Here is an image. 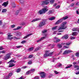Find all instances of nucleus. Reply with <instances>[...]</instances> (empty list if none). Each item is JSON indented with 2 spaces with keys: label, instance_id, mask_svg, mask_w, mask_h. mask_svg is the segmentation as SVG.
<instances>
[{
  "label": "nucleus",
  "instance_id": "nucleus-1",
  "mask_svg": "<svg viewBox=\"0 0 79 79\" xmlns=\"http://www.w3.org/2000/svg\"><path fill=\"white\" fill-rule=\"evenodd\" d=\"M66 22H63L61 25V27H60L58 29V31L59 30L65 29L67 27L66 26Z\"/></svg>",
  "mask_w": 79,
  "mask_h": 79
},
{
  "label": "nucleus",
  "instance_id": "nucleus-2",
  "mask_svg": "<svg viewBox=\"0 0 79 79\" xmlns=\"http://www.w3.org/2000/svg\"><path fill=\"white\" fill-rule=\"evenodd\" d=\"M48 11V10L46 8H43L42 10L39 11L38 12V14H40V15H42L43 13L45 14V12H47V11Z\"/></svg>",
  "mask_w": 79,
  "mask_h": 79
},
{
  "label": "nucleus",
  "instance_id": "nucleus-3",
  "mask_svg": "<svg viewBox=\"0 0 79 79\" xmlns=\"http://www.w3.org/2000/svg\"><path fill=\"white\" fill-rule=\"evenodd\" d=\"M11 58V53H8L4 56V59L5 60H7Z\"/></svg>",
  "mask_w": 79,
  "mask_h": 79
},
{
  "label": "nucleus",
  "instance_id": "nucleus-4",
  "mask_svg": "<svg viewBox=\"0 0 79 79\" xmlns=\"http://www.w3.org/2000/svg\"><path fill=\"white\" fill-rule=\"evenodd\" d=\"M50 3V1L49 0H46L42 2L41 5H48Z\"/></svg>",
  "mask_w": 79,
  "mask_h": 79
},
{
  "label": "nucleus",
  "instance_id": "nucleus-5",
  "mask_svg": "<svg viewBox=\"0 0 79 79\" xmlns=\"http://www.w3.org/2000/svg\"><path fill=\"white\" fill-rule=\"evenodd\" d=\"M71 52H72V51L71 50H66L63 52V55L68 54L69 53H71Z\"/></svg>",
  "mask_w": 79,
  "mask_h": 79
},
{
  "label": "nucleus",
  "instance_id": "nucleus-6",
  "mask_svg": "<svg viewBox=\"0 0 79 79\" xmlns=\"http://www.w3.org/2000/svg\"><path fill=\"white\" fill-rule=\"evenodd\" d=\"M45 21H44L41 22L39 24V26L40 27H42V26H45Z\"/></svg>",
  "mask_w": 79,
  "mask_h": 79
},
{
  "label": "nucleus",
  "instance_id": "nucleus-7",
  "mask_svg": "<svg viewBox=\"0 0 79 79\" xmlns=\"http://www.w3.org/2000/svg\"><path fill=\"white\" fill-rule=\"evenodd\" d=\"M12 35H11V33H8V39L9 40H12L13 39V37H11L12 36Z\"/></svg>",
  "mask_w": 79,
  "mask_h": 79
},
{
  "label": "nucleus",
  "instance_id": "nucleus-8",
  "mask_svg": "<svg viewBox=\"0 0 79 79\" xmlns=\"http://www.w3.org/2000/svg\"><path fill=\"white\" fill-rule=\"evenodd\" d=\"M8 5V1L4 2L2 4V6H4V7H6V6H7V5Z\"/></svg>",
  "mask_w": 79,
  "mask_h": 79
},
{
  "label": "nucleus",
  "instance_id": "nucleus-9",
  "mask_svg": "<svg viewBox=\"0 0 79 79\" xmlns=\"http://www.w3.org/2000/svg\"><path fill=\"white\" fill-rule=\"evenodd\" d=\"M40 76L42 78H44L45 77V73L44 72H41L40 73Z\"/></svg>",
  "mask_w": 79,
  "mask_h": 79
},
{
  "label": "nucleus",
  "instance_id": "nucleus-10",
  "mask_svg": "<svg viewBox=\"0 0 79 79\" xmlns=\"http://www.w3.org/2000/svg\"><path fill=\"white\" fill-rule=\"evenodd\" d=\"M41 19L40 18H36L33 19V20L31 21V23H34V22H35V21H39V20H40Z\"/></svg>",
  "mask_w": 79,
  "mask_h": 79
},
{
  "label": "nucleus",
  "instance_id": "nucleus-11",
  "mask_svg": "<svg viewBox=\"0 0 79 79\" xmlns=\"http://www.w3.org/2000/svg\"><path fill=\"white\" fill-rule=\"evenodd\" d=\"M12 75H13V73H10L9 74L8 76H6V79H9L10 77H11V76H12Z\"/></svg>",
  "mask_w": 79,
  "mask_h": 79
},
{
  "label": "nucleus",
  "instance_id": "nucleus-12",
  "mask_svg": "<svg viewBox=\"0 0 79 79\" xmlns=\"http://www.w3.org/2000/svg\"><path fill=\"white\" fill-rule=\"evenodd\" d=\"M62 39H68V35H65L64 36H63L62 37Z\"/></svg>",
  "mask_w": 79,
  "mask_h": 79
},
{
  "label": "nucleus",
  "instance_id": "nucleus-13",
  "mask_svg": "<svg viewBox=\"0 0 79 79\" xmlns=\"http://www.w3.org/2000/svg\"><path fill=\"white\" fill-rule=\"evenodd\" d=\"M62 19H60L58 20L55 23V24H60V23H61L62 21Z\"/></svg>",
  "mask_w": 79,
  "mask_h": 79
},
{
  "label": "nucleus",
  "instance_id": "nucleus-14",
  "mask_svg": "<svg viewBox=\"0 0 79 79\" xmlns=\"http://www.w3.org/2000/svg\"><path fill=\"white\" fill-rule=\"evenodd\" d=\"M54 42H60V39H56V38L55 37L54 39Z\"/></svg>",
  "mask_w": 79,
  "mask_h": 79
},
{
  "label": "nucleus",
  "instance_id": "nucleus-15",
  "mask_svg": "<svg viewBox=\"0 0 79 79\" xmlns=\"http://www.w3.org/2000/svg\"><path fill=\"white\" fill-rule=\"evenodd\" d=\"M72 31H79V28H74L73 29Z\"/></svg>",
  "mask_w": 79,
  "mask_h": 79
},
{
  "label": "nucleus",
  "instance_id": "nucleus-16",
  "mask_svg": "<svg viewBox=\"0 0 79 79\" xmlns=\"http://www.w3.org/2000/svg\"><path fill=\"white\" fill-rule=\"evenodd\" d=\"M15 66V64L13 63H11L9 64V67H13Z\"/></svg>",
  "mask_w": 79,
  "mask_h": 79
},
{
  "label": "nucleus",
  "instance_id": "nucleus-17",
  "mask_svg": "<svg viewBox=\"0 0 79 79\" xmlns=\"http://www.w3.org/2000/svg\"><path fill=\"white\" fill-rule=\"evenodd\" d=\"M78 34V33L77 32H74L72 33V35L74 36V35H77Z\"/></svg>",
  "mask_w": 79,
  "mask_h": 79
},
{
  "label": "nucleus",
  "instance_id": "nucleus-18",
  "mask_svg": "<svg viewBox=\"0 0 79 79\" xmlns=\"http://www.w3.org/2000/svg\"><path fill=\"white\" fill-rule=\"evenodd\" d=\"M31 73H32L31 71V70H29L26 72V74H27V75H29V74H31Z\"/></svg>",
  "mask_w": 79,
  "mask_h": 79
},
{
  "label": "nucleus",
  "instance_id": "nucleus-19",
  "mask_svg": "<svg viewBox=\"0 0 79 79\" xmlns=\"http://www.w3.org/2000/svg\"><path fill=\"white\" fill-rule=\"evenodd\" d=\"M55 19V17H52L50 18L49 19V20H50L51 21H52L53 20H54Z\"/></svg>",
  "mask_w": 79,
  "mask_h": 79
},
{
  "label": "nucleus",
  "instance_id": "nucleus-20",
  "mask_svg": "<svg viewBox=\"0 0 79 79\" xmlns=\"http://www.w3.org/2000/svg\"><path fill=\"white\" fill-rule=\"evenodd\" d=\"M19 11H20V10H17L15 12V14L16 15H18V14H19Z\"/></svg>",
  "mask_w": 79,
  "mask_h": 79
},
{
  "label": "nucleus",
  "instance_id": "nucleus-21",
  "mask_svg": "<svg viewBox=\"0 0 79 79\" xmlns=\"http://www.w3.org/2000/svg\"><path fill=\"white\" fill-rule=\"evenodd\" d=\"M33 49H34V48L31 47V48H29L28 49V51H29V52H31V51H32Z\"/></svg>",
  "mask_w": 79,
  "mask_h": 79
},
{
  "label": "nucleus",
  "instance_id": "nucleus-22",
  "mask_svg": "<svg viewBox=\"0 0 79 79\" xmlns=\"http://www.w3.org/2000/svg\"><path fill=\"white\" fill-rule=\"evenodd\" d=\"M68 17L67 16L65 17H64L62 19V21L63 20V19H64V20H65V19H68Z\"/></svg>",
  "mask_w": 79,
  "mask_h": 79
},
{
  "label": "nucleus",
  "instance_id": "nucleus-23",
  "mask_svg": "<svg viewBox=\"0 0 79 79\" xmlns=\"http://www.w3.org/2000/svg\"><path fill=\"white\" fill-rule=\"evenodd\" d=\"M6 12V9H3L2 10V13H5Z\"/></svg>",
  "mask_w": 79,
  "mask_h": 79
},
{
  "label": "nucleus",
  "instance_id": "nucleus-24",
  "mask_svg": "<svg viewBox=\"0 0 79 79\" xmlns=\"http://www.w3.org/2000/svg\"><path fill=\"white\" fill-rule=\"evenodd\" d=\"M46 36H47V35H45V37H43L41 38L40 39H41V40H44V39H45L46 38Z\"/></svg>",
  "mask_w": 79,
  "mask_h": 79
},
{
  "label": "nucleus",
  "instance_id": "nucleus-25",
  "mask_svg": "<svg viewBox=\"0 0 79 79\" xmlns=\"http://www.w3.org/2000/svg\"><path fill=\"white\" fill-rule=\"evenodd\" d=\"M20 2L21 3V5L22 4H23L24 2V0H20Z\"/></svg>",
  "mask_w": 79,
  "mask_h": 79
},
{
  "label": "nucleus",
  "instance_id": "nucleus-26",
  "mask_svg": "<svg viewBox=\"0 0 79 79\" xmlns=\"http://www.w3.org/2000/svg\"><path fill=\"white\" fill-rule=\"evenodd\" d=\"M57 46L59 48H61L62 47V46L61 44H58Z\"/></svg>",
  "mask_w": 79,
  "mask_h": 79
},
{
  "label": "nucleus",
  "instance_id": "nucleus-27",
  "mask_svg": "<svg viewBox=\"0 0 79 79\" xmlns=\"http://www.w3.org/2000/svg\"><path fill=\"white\" fill-rule=\"evenodd\" d=\"M35 69H31L30 70V71L31 72V73H33V72H34V71H35Z\"/></svg>",
  "mask_w": 79,
  "mask_h": 79
},
{
  "label": "nucleus",
  "instance_id": "nucleus-28",
  "mask_svg": "<svg viewBox=\"0 0 79 79\" xmlns=\"http://www.w3.org/2000/svg\"><path fill=\"white\" fill-rule=\"evenodd\" d=\"M20 71H21V69L19 68L17 69L16 71L17 73H19Z\"/></svg>",
  "mask_w": 79,
  "mask_h": 79
},
{
  "label": "nucleus",
  "instance_id": "nucleus-29",
  "mask_svg": "<svg viewBox=\"0 0 79 79\" xmlns=\"http://www.w3.org/2000/svg\"><path fill=\"white\" fill-rule=\"evenodd\" d=\"M73 65H70L69 66H68L65 68L66 69H67L68 68H71V67H72Z\"/></svg>",
  "mask_w": 79,
  "mask_h": 79
},
{
  "label": "nucleus",
  "instance_id": "nucleus-30",
  "mask_svg": "<svg viewBox=\"0 0 79 79\" xmlns=\"http://www.w3.org/2000/svg\"><path fill=\"white\" fill-rule=\"evenodd\" d=\"M44 58H46V57H47V56H48V54H45L44 55Z\"/></svg>",
  "mask_w": 79,
  "mask_h": 79
},
{
  "label": "nucleus",
  "instance_id": "nucleus-31",
  "mask_svg": "<svg viewBox=\"0 0 79 79\" xmlns=\"http://www.w3.org/2000/svg\"><path fill=\"white\" fill-rule=\"evenodd\" d=\"M40 47H39L38 48H37L35 49V51H38V50H40Z\"/></svg>",
  "mask_w": 79,
  "mask_h": 79
},
{
  "label": "nucleus",
  "instance_id": "nucleus-32",
  "mask_svg": "<svg viewBox=\"0 0 79 79\" xmlns=\"http://www.w3.org/2000/svg\"><path fill=\"white\" fill-rule=\"evenodd\" d=\"M45 53L46 54H47V55H48V53H49V51H45Z\"/></svg>",
  "mask_w": 79,
  "mask_h": 79
},
{
  "label": "nucleus",
  "instance_id": "nucleus-33",
  "mask_svg": "<svg viewBox=\"0 0 79 79\" xmlns=\"http://www.w3.org/2000/svg\"><path fill=\"white\" fill-rule=\"evenodd\" d=\"M55 0H51L50 1V2L51 3V4H53V3H54V1Z\"/></svg>",
  "mask_w": 79,
  "mask_h": 79
},
{
  "label": "nucleus",
  "instance_id": "nucleus-34",
  "mask_svg": "<svg viewBox=\"0 0 79 79\" xmlns=\"http://www.w3.org/2000/svg\"><path fill=\"white\" fill-rule=\"evenodd\" d=\"M12 7H13V8H16V5H15V4L14 3L12 5Z\"/></svg>",
  "mask_w": 79,
  "mask_h": 79
},
{
  "label": "nucleus",
  "instance_id": "nucleus-35",
  "mask_svg": "<svg viewBox=\"0 0 79 79\" xmlns=\"http://www.w3.org/2000/svg\"><path fill=\"white\" fill-rule=\"evenodd\" d=\"M71 43H66V45H67V46H68L69 45H71Z\"/></svg>",
  "mask_w": 79,
  "mask_h": 79
},
{
  "label": "nucleus",
  "instance_id": "nucleus-36",
  "mask_svg": "<svg viewBox=\"0 0 79 79\" xmlns=\"http://www.w3.org/2000/svg\"><path fill=\"white\" fill-rule=\"evenodd\" d=\"M79 53L78 52H77L76 53V56L77 57H79Z\"/></svg>",
  "mask_w": 79,
  "mask_h": 79
},
{
  "label": "nucleus",
  "instance_id": "nucleus-37",
  "mask_svg": "<svg viewBox=\"0 0 79 79\" xmlns=\"http://www.w3.org/2000/svg\"><path fill=\"white\" fill-rule=\"evenodd\" d=\"M52 54H53V52L49 53L48 54V56H51V55H52Z\"/></svg>",
  "mask_w": 79,
  "mask_h": 79
},
{
  "label": "nucleus",
  "instance_id": "nucleus-38",
  "mask_svg": "<svg viewBox=\"0 0 79 79\" xmlns=\"http://www.w3.org/2000/svg\"><path fill=\"white\" fill-rule=\"evenodd\" d=\"M52 54H53V52L49 53L48 54V56H51V55H52Z\"/></svg>",
  "mask_w": 79,
  "mask_h": 79
},
{
  "label": "nucleus",
  "instance_id": "nucleus-39",
  "mask_svg": "<svg viewBox=\"0 0 79 79\" xmlns=\"http://www.w3.org/2000/svg\"><path fill=\"white\" fill-rule=\"evenodd\" d=\"M57 27H58L57 26H56V27H53L52 28V30H55V29H56L57 28Z\"/></svg>",
  "mask_w": 79,
  "mask_h": 79
},
{
  "label": "nucleus",
  "instance_id": "nucleus-40",
  "mask_svg": "<svg viewBox=\"0 0 79 79\" xmlns=\"http://www.w3.org/2000/svg\"><path fill=\"white\" fill-rule=\"evenodd\" d=\"M60 6L58 5L56 7V9H58V8H60Z\"/></svg>",
  "mask_w": 79,
  "mask_h": 79
},
{
  "label": "nucleus",
  "instance_id": "nucleus-41",
  "mask_svg": "<svg viewBox=\"0 0 79 79\" xmlns=\"http://www.w3.org/2000/svg\"><path fill=\"white\" fill-rule=\"evenodd\" d=\"M74 68H77V70L78 68H79V66H77V65H76L75 66H74Z\"/></svg>",
  "mask_w": 79,
  "mask_h": 79
},
{
  "label": "nucleus",
  "instance_id": "nucleus-42",
  "mask_svg": "<svg viewBox=\"0 0 79 79\" xmlns=\"http://www.w3.org/2000/svg\"><path fill=\"white\" fill-rule=\"evenodd\" d=\"M13 39H14L15 40H17V39H18V38H16L15 37H13Z\"/></svg>",
  "mask_w": 79,
  "mask_h": 79
},
{
  "label": "nucleus",
  "instance_id": "nucleus-43",
  "mask_svg": "<svg viewBox=\"0 0 79 79\" xmlns=\"http://www.w3.org/2000/svg\"><path fill=\"white\" fill-rule=\"evenodd\" d=\"M33 57V56L32 55H30L28 57L29 58H32Z\"/></svg>",
  "mask_w": 79,
  "mask_h": 79
},
{
  "label": "nucleus",
  "instance_id": "nucleus-44",
  "mask_svg": "<svg viewBox=\"0 0 79 79\" xmlns=\"http://www.w3.org/2000/svg\"><path fill=\"white\" fill-rule=\"evenodd\" d=\"M46 32H47V30H43L42 31V32L43 33H45Z\"/></svg>",
  "mask_w": 79,
  "mask_h": 79
},
{
  "label": "nucleus",
  "instance_id": "nucleus-45",
  "mask_svg": "<svg viewBox=\"0 0 79 79\" xmlns=\"http://www.w3.org/2000/svg\"><path fill=\"white\" fill-rule=\"evenodd\" d=\"M4 49H5V48H3V47L2 46L0 47V50H3Z\"/></svg>",
  "mask_w": 79,
  "mask_h": 79
},
{
  "label": "nucleus",
  "instance_id": "nucleus-46",
  "mask_svg": "<svg viewBox=\"0 0 79 79\" xmlns=\"http://www.w3.org/2000/svg\"><path fill=\"white\" fill-rule=\"evenodd\" d=\"M22 47V46H16V47L17 48H21V47Z\"/></svg>",
  "mask_w": 79,
  "mask_h": 79
},
{
  "label": "nucleus",
  "instance_id": "nucleus-47",
  "mask_svg": "<svg viewBox=\"0 0 79 79\" xmlns=\"http://www.w3.org/2000/svg\"><path fill=\"white\" fill-rule=\"evenodd\" d=\"M34 79H39V77H35L34 78Z\"/></svg>",
  "mask_w": 79,
  "mask_h": 79
},
{
  "label": "nucleus",
  "instance_id": "nucleus-48",
  "mask_svg": "<svg viewBox=\"0 0 79 79\" xmlns=\"http://www.w3.org/2000/svg\"><path fill=\"white\" fill-rule=\"evenodd\" d=\"M26 41H23L21 42V44H24L25 43H26Z\"/></svg>",
  "mask_w": 79,
  "mask_h": 79
},
{
  "label": "nucleus",
  "instance_id": "nucleus-49",
  "mask_svg": "<svg viewBox=\"0 0 79 79\" xmlns=\"http://www.w3.org/2000/svg\"><path fill=\"white\" fill-rule=\"evenodd\" d=\"M54 73L56 74H58L59 73L57 72L56 71H54Z\"/></svg>",
  "mask_w": 79,
  "mask_h": 79
},
{
  "label": "nucleus",
  "instance_id": "nucleus-50",
  "mask_svg": "<svg viewBox=\"0 0 79 79\" xmlns=\"http://www.w3.org/2000/svg\"><path fill=\"white\" fill-rule=\"evenodd\" d=\"M62 66V64H59V65H58V67H61Z\"/></svg>",
  "mask_w": 79,
  "mask_h": 79
},
{
  "label": "nucleus",
  "instance_id": "nucleus-51",
  "mask_svg": "<svg viewBox=\"0 0 79 79\" xmlns=\"http://www.w3.org/2000/svg\"><path fill=\"white\" fill-rule=\"evenodd\" d=\"M11 27L12 28H13V27H15V25H11Z\"/></svg>",
  "mask_w": 79,
  "mask_h": 79
},
{
  "label": "nucleus",
  "instance_id": "nucleus-52",
  "mask_svg": "<svg viewBox=\"0 0 79 79\" xmlns=\"http://www.w3.org/2000/svg\"><path fill=\"white\" fill-rule=\"evenodd\" d=\"M21 27H17V29L18 30V29H20V28H21Z\"/></svg>",
  "mask_w": 79,
  "mask_h": 79
},
{
  "label": "nucleus",
  "instance_id": "nucleus-53",
  "mask_svg": "<svg viewBox=\"0 0 79 79\" xmlns=\"http://www.w3.org/2000/svg\"><path fill=\"white\" fill-rule=\"evenodd\" d=\"M71 39H75V37H72L70 38Z\"/></svg>",
  "mask_w": 79,
  "mask_h": 79
},
{
  "label": "nucleus",
  "instance_id": "nucleus-54",
  "mask_svg": "<svg viewBox=\"0 0 79 79\" xmlns=\"http://www.w3.org/2000/svg\"><path fill=\"white\" fill-rule=\"evenodd\" d=\"M41 41H42V40L40 39L37 40V42H41Z\"/></svg>",
  "mask_w": 79,
  "mask_h": 79
},
{
  "label": "nucleus",
  "instance_id": "nucleus-55",
  "mask_svg": "<svg viewBox=\"0 0 79 79\" xmlns=\"http://www.w3.org/2000/svg\"><path fill=\"white\" fill-rule=\"evenodd\" d=\"M32 35V34H30L28 35L27 36V37H29V36H30V35Z\"/></svg>",
  "mask_w": 79,
  "mask_h": 79
},
{
  "label": "nucleus",
  "instance_id": "nucleus-56",
  "mask_svg": "<svg viewBox=\"0 0 79 79\" xmlns=\"http://www.w3.org/2000/svg\"><path fill=\"white\" fill-rule=\"evenodd\" d=\"M74 6V3H72L71 5V6Z\"/></svg>",
  "mask_w": 79,
  "mask_h": 79
},
{
  "label": "nucleus",
  "instance_id": "nucleus-57",
  "mask_svg": "<svg viewBox=\"0 0 79 79\" xmlns=\"http://www.w3.org/2000/svg\"><path fill=\"white\" fill-rule=\"evenodd\" d=\"M28 64H32V61H30L28 62Z\"/></svg>",
  "mask_w": 79,
  "mask_h": 79
},
{
  "label": "nucleus",
  "instance_id": "nucleus-58",
  "mask_svg": "<svg viewBox=\"0 0 79 79\" xmlns=\"http://www.w3.org/2000/svg\"><path fill=\"white\" fill-rule=\"evenodd\" d=\"M26 67H27V66H24L22 67V68H23V69H25Z\"/></svg>",
  "mask_w": 79,
  "mask_h": 79
},
{
  "label": "nucleus",
  "instance_id": "nucleus-59",
  "mask_svg": "<svg viewBox=\"0 0 79 79\" xmlns=\"http://www.w3.org/2000/svg\"><path fill=\"white\" fill-rule=\"evenodd\" d=\"M61 44L62 45H65V43H61Z\"/></svg>",
  "mask_w": 79,
  "mask_h": 79
},
{
  "label": "nucleus",
  "instance_id": "nucleus-60",
  "mask_svg": "<svg viewBox=\"0 0 79 79\" xmlns=\"http://www.w3.org/2000/svg\"><path fill=\"white\" fill-rule=\"evenodd\" d=\"M75 74H76V75H78V74H79V71H78V72L75 73Z\"/></svg>",
  "mask_w": 79,
  "mask_h": 79
},
{
  "label": "nucleus",
  "instance_id": "nucleus-61",
  "mask_svg": "<svg viewBox=\"0 0 79 79\" xmlns=\"http://www.w3.org/2000/svg\"><path fill=\"white\" fill-rule=\"evenodd\" d=\"M2 53H5V51H3L2 52Z\"/></svg>",
  "mask_w": 79,
  "mask_h": 79
},
{
  "label": "nucleus",
  "instance_id": "nucleus-62",
  "mask_svg": "<svg viewBox=\"0 0 79 79\" xmlns=\"http://www.w3.org/2000/svg\"><path fill=\"white\" fill-rule=\"evenodd\" d=\"M13 61H14V60H13V59H11L9 62H13Z\"/></svg>",
  "mask_w": 79,
  "mask_h": 79
},
{
  "label": "nucleus",
  "instance_id": "nucleus-63",
  "mask_svg": "<svg viewBox=\"0 0 79 79\" xmlns=\"http://www.w3.org/2000/svg\"><path fill=\"white\" fill-rule=\"evenodd\" d=\"M2 24V20H0V25Z\"/></svg>",
  "mask_w": 79,
  "mask_h": 79
},
{
  "label": "nucleus",
  "instance_id": "nucleus-64",
  "mask_svg": "<svg viewBox=\"0 0 79 79\" xmlns=\"http://www.w3.org/2000/svg\"><path fill=\"white\" fill-rule=\"evenodd\" d=\"M3 2V0H0V3H2Z\"/></svg>",
  "mask_w": 79,
  "mask_h": 79
}]
</instances>
